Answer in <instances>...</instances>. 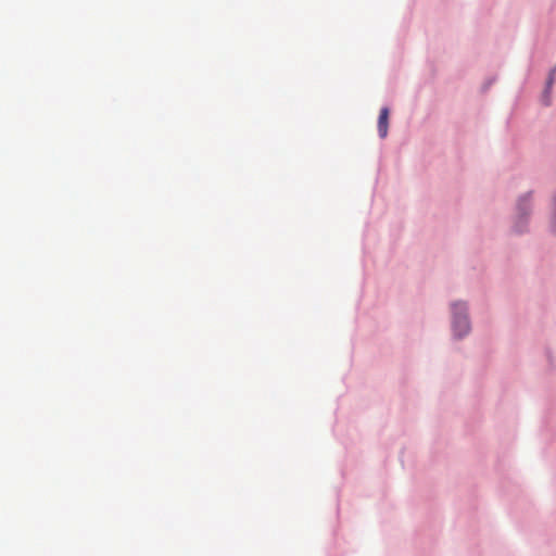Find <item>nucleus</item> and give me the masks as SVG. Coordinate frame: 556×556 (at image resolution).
<instances>
[{
    "instance_id": "7ed1b4c3",
    "label": "nucleus",
    "mask_w": 556,
    "mask_h": 556,
    "mask_svg": "<svg viewBox=\"0 0 556 556\" xmlns=\"http://www.w3.org/2000/svg\"><path fill=\"white\" fill-rule=\"evenodd\" d=\"M555 75H556V67H554L551 72H549V75H548V79H547V83H546V91L544 93V101H545V104H548V100H547V93L549 92L554 81H555Z\"/></svg>"
},
{
    "instance_id": "f257e3e1",
    "label": "nucleus",
    "mask_w": 556,
    "mask_h": 556,
    "mask_svg": "<svg viewBox=\"0 0 556 556\" xmlns=\"http://www.w3.org/2000/svg\"><path fill=\"white\" fill-rule=\"evenodd\" d=\"M466 312L467 306L465 303L456 302L452 305L453 330L457 337H463L469 332L470 326Z\"/></svg>"
},
{
    "instance_id": "f03ea898",
    "label": "nucleus",
    "mask_w": 556,
    "mask_h": 556,
    "mask_svg": "<svg viewBox=\"0 0 556 556\" xmlns=\"http://www.w3.org/2000/svg\"><path fill=\"white\" fill-rule=\"evenodd\" d=\"M388 124H389V110L388 108H382L380 110L379 118H378V132L381 138H386L388 135Z\"/></svg>"
},
{
    "instance_id": "20e7f679",
    "label": "nucleus",
    "mask_w": 556,
    "mask_h": 556,
    "mask_svg": "<svg viewBox=\"0 0 556 556\" xmlns=\"http://www.w3.org/2000/svg\"><path fill=\"white\" fill-rule=\"evenodd\" d=\"M522 202H523V200H521V201L519 202V210H520V211H522V210H523V208L521 207Z\"/></svg>"
}]
</instances>
